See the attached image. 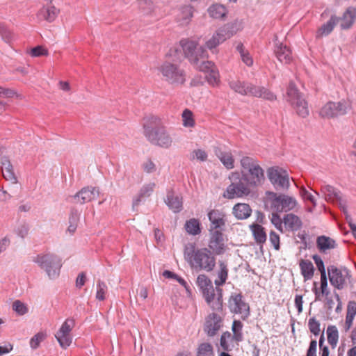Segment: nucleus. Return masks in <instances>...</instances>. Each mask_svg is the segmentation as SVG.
Returning a JSON list of instances; mask_svg holds the SVG:
<instances>
[{
    "instance_id": "obj_12",
    "label": "nucleus",
    "mask_w": 356,
    "mask_h": 356,
    "mask_svg": "<svg viewBox=\"0 0 356 356\" xmlns=\"http://www.w3.org/2000/svg\"><path fill=\"white\" fill-rule=\"evenodd\" d=\"M228 307L231 312L240 314L243 320L247 319L250 316V307L243 300L241 293L231 295L228 301Z\"/></svg>"
},
{
    "instance_id": "obj_32",
    "label": "nucleus",
    "mask_w": 356,
    "mask_h": 356,
    "mask_svg": "<svg viewBox=\"0 0 356 356\" xmlns=\"http://www.w3.org/2000/svg\"><path fill=\"white\" fill-rule=\"evenodd\" d=\"M218 266V279L214 282L217 287L222 286L226 282L228 277V268L227 264L223 261H219Z\"/></svg>"
},
{
    "instance_id": "obj_8",
    "label": "nucleus",
    "mask_w": 356,
    "mask_h": 356,
    "mask_svg": "<svg viewBox=\"0 0 356 356\" xmlns=\"http://www.w3.org/2000/svg\"><path fill=\"white\" fill-rule=\"evenodd\" d=\"M286 95L287 102L291 104L296 113L302 118H306L309 115L307 102L292 81L287 88Z\"/></svg>"
},
{
    "instance_id": "obj_14",
    "label": "nucleus",
    "mask_w": 356,
    "mask_h": 356,
    "mask_svg": "<svg viewBox=\"0 0 356 356\" xmlns=\"http://www.w3.org/2000/svg\"><path fill=\"white\" fill-rule=\"evenodd\" d=\"M268 178L276 189H287L289 179L286 172L279 168H271L268 170Z\"/></svg>"
},
{
    "instance_id": "obj_7",
    "label": "nucleus",
    "mask_w": 356,
    "mask_h": 356,
    "mask_svg": "<svg viewBox=\"0 0 356 356\" xmlns=\"http://www.w3.org/2000/svg\"><path fill=\"white\" fill-rule=\"evenodd\" d=\"M267 201L270 207L276 212H288L298 204L295 197L285 194L267 192Z\"/></svg>"
},
{
    "instance_id": "obj_36",
    "label": "nucleus",
    "mask_w": 356,
    "mask_h": 356,
    "mask_svg": "<svg viewBox=\"0 0 356 356\" xmlns=\"http://www.w3.org/2000/svg\"><path fill=\"white\" fill-rule=\"evenodd\" d=\"M326 332L329 344L332 348H335L339 340V332L337 327L335 325H329Z\"/></svg>"
},
{
    "instance_id": "obj_44",
    "label": "nucleus",
    "mask_w": 356,
    "mask_h": 356,
    "mask_svg": "<svg viewBox=\"0 0 356 356\" xmlns=\"http://www.w3.org/2000/svg\"><path fill=\"white\" fill-rule=\"evenodd\" d=\"M197 356H214L212 346L209 343H201L197 348Z\"/></svg>"
},
{
    "instance_id": "obj_3",
    "label": "nucleus",
    "mask_w": 356,
    "mask_h": 356,
    "mask_svg": "<svg viewBox=\"0 0 356 356\" xmlns=\"http://www.w3.org/2000/svg\"><path fill=\"white\" fill-rule=\"evenodd\" d=\"M197 284L208 305L214 311H220L222 308V290L220 287L213 288L211 280L204 274L197 277Z\"/></svg>"
},
{
    "instance_id": "obj_55",
    "label": "nucleus",
    "mask_w": 356,
    "mask_h": 356,
    "mask_svg": "<svg viewBox=\"0 0 356 356\" xmlns=\"http://www.w3.org/2000/svg\"><path fill=\"white\" fill-rule=\"evenodd\" d=\"M29 226L26 222L20 223L15 229V232L21 238H25L29 233Z\"/></svg>"
},
{
    "instance_id": "obj_51",
    "label": "nucleus",
    "mask_w": 356,
    "mask_h": 356,
    "mask_svg": "<svg viewBox=\"0 0 356 356\" xmlns=\"http://www.w3.org/2000/svg\"><path fill=\"white\" fill-rule=\"evenodd\" d=\"M12 308L17 314L22 316L28 312V307L22 301L15 300L12 305Z\"/></svg>"
},
{
    "instance_id": "obj_53",
    "label": "nucleus",
    "mask_w": 356,
    "mask_h": 356,
    "mask_svg": "<svg viewBox=\"0 0 356 356\" xmlns=\"http://www.w3.org/2000/svg\"><path fill=\"white\" fill-rule=\"evenodd\" d=\"M312 259L314 261L318 270L321 273V277L327 276L325 265L321 257L318 254H314L312 256Z\"/></svg>"
},
{
    "instance_id": "obj_2",
    "label": "nucleus",
    "mask_w": 356,
    "mask_h": 356,
    "mask_svg": "<svg viewBox=\"0 0 356 356\" xmlns=\"http://www.w3.org/2000/svg\"><path fill=\"white\" fill-rule=\"evenodd\" d=\"M184 256L190 266L196 270L212 271L216 266V258L208 248L195 249L192 244L184 248Z\"/></svg>"
},
{
    "instance_id": "obj_61",
    "label": "nucleus",
    "mask_w": 356,
    "mask_h": 356,
    "mask_svg": "<svg viewBox=\"0 0 356 356\" xmlns=\"http://www.w3.org/2000/svg\"><path fill=\"white\" fill-rule=\"evenodd\" d=\"M208 74L207 78L209 83L212 85L217 83L219 79V74L217 68L214 70H211V72Z\"/></svg>"
},
{
    "instance_id": "obj_62",
    "label": "nucleus",
    "mask_w": 356,
    "mask_h": 356,
    "mask_svg": "<svg viewBox=\"0 0 356 356\" xmlns=\"http://www.w3.org/2000/svg\"><path fill=\"white\" fill-rule=\"evenodd\" d=\"M79 218L80 213L76 209H72L69 217V224L78 225Z\"/></svg>"
},
{
    "instance_id": "obj_26",
    "label": "nucleus",
    "mask_w": 356,
    "mask_h": 356,
    "mask_svg": "<svg viewBox=\"0 0 356 356\" xmlns=\"http://www.w3.org/2000/svg\"><path fill=\"white\" fill-rule=\"evenodd\" d=\"M275 53L277 59L283 63H289L291 60V50L282 43H276Z\"/></svg>"
},
{
    "instance_id": "obj_41",
    "label": "nucleus",
    "mask_w": 356,
    "mask_h": 356,
    "mask_svg": "<svg viewBox=\"0 0 356 356\" xmlns=\"http://www.w3.org/2000/svg\"><path fill=\"white\" fill-rule=\"evenodd\" d=\"M193 14V8L190 5H185L180 9L179 19L183 24L189 22Z\"/></svg>"
},
{
    "instance_id": "obj_64",
    "label": "nucleus",
    "mask_w": 356,
    "mask_h": 356,
    "mask_svg": "<svg viewBox=\"0 0 356 356\" xmlns=\"http://www.w3.org/2000/svg\"><path fill=\"white\" fill-rule=\"evenodd\" d=\"M143 170L147 173H152L156 170V165L151 160H147L142 165Z\"/></svg>"
},
{
    "instance_id": "obj_38",
    "label": "nucleus",
    "mask_w": 356,
    "mask_h": 356,
    "mask_svg": "<svg viewBox=\"0 0 356 356\" xmlns=\"http://www.w3.org/2000/svg\"><path fill=\"white\" fill-rule=\"evenodd\" d=\"M249 83L241 81L240 80H232L229 81V86L232 90L242 95H246V88Z\"/></svg>"
},
{
    "instance_id": "obj_59",
    "label": "nucleus",
    "mask_w": 356,
    "mask_h": 356,
    "mask_svg": "<svg viewBox=\"0 0 356 356\" xmlns=\"http://www.w3.org/2000/svg\"><path fill=\"white\" fill-rule=\"evenodd\" d=\"M300 194L304 200L311 202L314 207L316 206V200L314 195L311 193H309L305 188L302 187L300 189Z\"/></svg>"
},
{
    "instance_id": "obj_1",
    "label": "nucleus",
    "mask_w": 356,
    "mask_h": 356,
    "mask_svg": "<svg viewBox=\"0 0 356 356\" xmlns=\"http://www.w3.org/2000/svg\"><path fill=\"white\" fill-rule=\"evenodd\" d=\"M144 135L152 145L163 148H169L172 144V138L166 128L161 124V119L151 115L144 119Z\"/></svg>"
},
{
    "instance_id": "obj_46",
    "label": "nucleus",
    "mask_w": 356,
    "mask_h": 356,
    "mask_svg": "<svg viewBox=\"0 0 356 356\" xmlns=\"http://www.w3.org/2000/svg\"><path fill=\"white\" fill-rule=\"evenodd\" d=\"M55 337L60 346L64 349L67 348L72 343V338L71 334H63L57 332Z\"/></svg>"
},
{
    "instance_id": "obj_16",
    "label": "nucleus",
    "mask_w": 356,
    "mask_h": 356,
    "mask_svg": "<svg viewBox=\"0 0 356 356\" xmlns=\"http://www.w3.org/2000/svg\"><path fill=\"white\" fill-rule=\"evenodd\" d=\"M321 191L324 193L326 200L338 203L341 210L344 213L346 212V200L343 198L339 191L330 185L322 186Z\"/></svg>"
},
{
    "instance_id": "obj_24",
    "label": "nucleus",
    "mask_w": 356,
    "mask_h": 356,
    "mask_svg": "<svg viewBox=\"0 0 356 356\" xmlns=\"http://www.w3.org/2000/svg\"><path fill=\"white\" fill-rule=\"evenodd\" d=\"M165 202L175 213L179 212L182 209L181 197L178 195H175L172 191H168Z\"/></svg>"
},
{
    "instance_id": "obj_56",
    "label": "nucleus",
    "mask_w": 356,
    "mask_h": 356,
    "mask_svg": "<svg viewBox=\"0 0 356 356\" xmlns=\"http://www.w3.org/2000/svg\"><path fill=\"white\" fill-rule=\"evenodd\" d=\"M207 156V153L201 149H195L191 154V159H196L200 161H205Z\"/></svg>"
},
{
    "instance_id": "obj_28",
    "label": "nucleus",
    "mask_w": 356,
    "mask_h": 356,
    "mask_svg": "<svg viewBox=\"0 0 356 356\" xmlns=\"http://www.w3.org/2000/svg\"><path fill=\"white\" fill-rule=\"evenodd\" d=\"M226 40V38L222 31H218L213 34V36L206 42L205 46L209 49L213 54L217 52V47Z\"/></svg>"
},
{
    "instance_id": "obj_23",
    "label": "nucleus",
    "mask_w": 356,
    "mask_h": 356,
    "mask_svg": "<svg viewBox=\"0 0 356 356\" xmlns=\"http://www.w3.org/2000/svg\"><path fill=\"white\" fill-rule=\"evenodd\" d=\"M58 13V10L54 6L47 5L43 6L38 13L37 17L40 20H45L52 22L55 20Z\"/></svg>"
},
{
    "instance_id": "obj_35",
    "label": "nucleus",
    "mask_w": 356,
    "mask_h": 356,
    "mask_svg": "<svg viewBox=\"0 0 356 356\" xmlns=\"http://www.w3.org/2000/svg\"><path fill=\"white\" fill-rule=\"evenodd\" d=\"M154 187L155 184L152 182L145 184L140 190L138 197L134 200L133 206L138 205L142 198L149 197L154 191Z\"/></svg>"
},
{
    "instance_id": "obj_49",
    "label": "nucleus",
    "mask_w": 356,
    "mask_h": 356,
    "mask_svg": "<svg viewBox=\"0 0 356 356\" xmlns=\"http://www.w3.org/2000/svg\"><path fill=\"white\" fill-rule=\"evenodd\" d=\"M74 325L75 323L73 319L67 318L64 321L57 332L63 334H70V332L74 327Z\"/></svg>"
},
{
    "instance_id": "obj_13",
    "label": "nucleus",
    "mask_w": 356,
    "mask_h": 356,
    "mask_svg": "<svg viewBox=\"0 0 356 356\" xmlns=\"http://www.w3.org/2000/svg\"><path fill=\"white\" fill-rule=\"evenodd\" d=\"M327 273L330 284L339 290L343 289L349 275L348 270L345 267L339 268L331 265L327 267Z\"/></svg>"
},
{
    "instance_id": "obj_63",
    "label": "nucleus",
    "mask_w": 356,
    "mask_h": 356,
    "mask_svg": "<svg viewBox=\"0 0 356 356\" xmlns=\"http://www.w3.org/2000/svg\"><path fill=\"white\" fill-rule=\"evenodd\" d=\"M317 351V341L315 339H312L310 343L309 348L307 350L306 356H316Z\"/></svg>"
},
{
    "instance_id": "obj_10",
    "label": "nucleus",
    "mask_w": 356,
    "mask_h": 356,
    "mask_svg": "<svg viewBox=\"0 0 356 356\" xmlns=\"http://www.w3.org/2000/svg\"><path fill=\"white\" fill-rule=\"evenodd\" d=\"M164 79L171 84H183L185 73L176 63L165 62L159 68Z\"/></svg>"
},
{
    "instance_id": "obj_60",
    "label": "nucleus",
    "mask_w": 356,
    "mask_h": 356,
    "mask_svg": "<svg viewBox=\"0 0 356 356\" xmlns=\"http://www.w3.org/2000/svg\"><path fill=\"white\" fill-rule=\"evenodd\" d=\"M269 240H270V242L271 243V244L273 245V246L274 247V248L276 250H279L280 248V236L274 231H271L270 232Z\"/></svg>"
},
{
    "instance_id": "obj_34",
    "label": "nucleus",
    "mask_w": 356,
    "mask_h": 356,
    "mask_svg": "<svg viewBox=\"0 0 356 356\" xmlns=\"http://www.w3.org/2000/svg\"><path fill=\"white\" fill-rule=\"evenodd\" d=\"M300 268L305 280H310L312 278L314 273V267L312 261L309 260H302L300 262Z\"/></svg>"
},
{
    "instance_id": "obj_33",
    "label": "nucleus",
    "mask_w": 356,
    "mask_h": 356,
    "mask_svg": "<svg viewBox=\"0 0 356 356\" xmlns=\"http://www.w3.org/2000/svg\"><path fill=\"white\" fill-rule=\"evenodd\" d=\"M339 20V17L335 15H332L330 19L318 29V35L323 36L329 35L332 31Z\"/></svg>"
},
{
    "instance_id": "obj_20",
    "label": "nucleus",
    "mask_w": 356,
    "mask_h": 356,
    "mask_svg": "<svg viewBox=\"0 0 356 356\" xmlns=\"http://www.w3.org/2000/svg\"><path fill=\"white\" fill-rule=\"evenodd\" d=\"M225 214L219 210H211L208 213L209 220L211 222L209 231L222 230L225 225Z\"/></svg>"
},
{
    "instance_id": "obj_37",
    "label": "nucleus",
    "mask_w": 356,
    "mask_h": 356,
    "mask_svg": "<svg viewBox=\"0 0 356 356\" xmlns=\"http://www.w3.org/2000/svg\"><path fill=\"white\" fill-rule=\"evenodd\" d=\"M243 325L238 320H234L232 323V330L233 335H232V340L236 342H241L243 340Z\"/></svg>"
},
{
    "instance_id": "obj_11",
    "label": "nucleus",
    "mask_w": 356,
    "mask_h": 356,
    "mask_svg": "<svg viewBox=\"0 0 356 356\" xmlns=\"http://www.w3.org/2000/svg\"><path fill=\"white\" fill-rule=\"evenodd\" d=\"M349 109L350 104L346 101L329 102L321 108L319 114L322 118H331L344 115Z\"/></svg>"
},
{
    "instance_id": "obj_6",
    "label": "nucleus",
    "mask_w": 356,
    "mask_h": 356,
    "mask_svg": "<svg viewBox=\"0 0 356 356\" xmlns=\"http://www.w3.org/2000/svg\"><path fill=\"white\" fill-rule=\"evenodd\" d=\"M33 261L44 270L49 279H56L60 274L61 259L51 253L38 254Z\"/></svg>"
},
{
    "instance_id": "obj_40",
    "label": "nucleus",
    "mask_w": 356,
    "mask_h": 356,
    "mask_svg": "<svg viewBox=\"0 0 356 356\" xmlns=\"http://www.w3.org/2000/svg\"><path fill=\"white\" fill-rule=\"evenodd\" d=\"M186 231L191 235H197L201 232L200 222L195 218H191L185 223Z\"/></svg>"
},
{
    "instance_id": "obj_18",
    "label": "nucleus",
    "mask_w": 356,
    "mask_h": 356,
    "mask_svg": "<svg viewBox=\"0 0 356 356\" xmlns=\"http://www.w3.org/2000/svg\"><path fill=\"white\" fill-rule=\"evenodd\" d=\"M246 95H251L256 97L264 98L269 101H273L276 96L264 87L257 86L250 83L246 88Z\"/></svg>"
},
{
    "instance_id": "obj_25",
    "label": "nucleus",
    "mask_w": 356,
    "mask_h": 356,
    "mask_svg": "<svg viewBox=\"0 0 356 356\" xmlns=\"http://www.w3.org/2000/svg\"><path fill=\"white\" fill-rule=\"evenodd\" d=\"M336 241L329 236H319L316 238V247L321 252L325 253L327 250L337 248Z\"/></svg>"
},
{
    "instance_id": "obj_19",
    "label": "nucleus",
    "mask_w": 356,
    "mask_h": 356,
    "mask_svg": "<svg viewBox=\"0 0 356 356\" xmlns=\"http://www.w3.org/2000/svg\"><path fill=\"white\" fill-rule=\"evenodd\" d=\"M221 321L220 316L217 314L213 313L209 315L206 320L204 331L209 336H214L222 325Z\"/></svg>"
},
{
    "instance_id": "obj_58",
    "label": "nucleus",
    "mask_w": 356,
    "mask_h": 356,
    "mask_svg": "<svg viewBox=\"0 0 356 356\" xmlns=\"http://www.w3.org/2000/svg\"><path fill=\"white\" fill-rule=\"evenodd\" d=\"M30 54L33 57H39L41 56H47L48 51L42 46H37L31 49Z\"/></svg>"
},
{
    "instance_id": "obj_22",
    "label": "nucleus",
    "mask_w": 356,
    "mask_h": 356,
    "mask_svg": "<svg viewBox=\"0 0 356 356\" xmlns=\"http://www.w3.org/2000/svg\"><path fill=\"white\" fill-rule=\"evenodd\" d=\"M2 174L4 179L12 184H17V178L15 175L13 165L7 156L1 159Z\"/></svg>"
},
{
    "instance_id": "obj_21",
    "label": "nucleus",
    "mask_w": 356,
    "mask_h": 356,
    "mask_svg": "<svg viewBox=\"0 0 356 356\" xmlns=\"http://www.w3.org/2000/svg\"><path fill=\"white\" fill-rule=\"evenodd\" d=\"M213 152L227 169L230 170L234 168V159L230 152L225 151L219 146L214 147Z\"/></svg>"
},
{
    "instance_id": "obj_29",
    "label": "nucleus",
    "mask_w": 356,
    "mask_h": 356,
    "mask_svg": "<svg viewBox=\"0 0 356 356\" xmlns=\"http://www.w3.org/2000/svg\"><path fill=\"white\" fill-rule=\"evenodd\" d=\"M356 18V8L354 7H348L343 13L341 23L342 29H349L354 23Z\"/></svg>"
},
{
    "instance_id": "obj_17",
    "label": "nucleus",
    "mask_w": 356,
    "mask_h": 356,
    "mask_svg": "<svg viewBox=\"0 0 356 356\" xmlns=\"http://www.w3.org/2000/svg\"><path fill=\"white\" fill-rule=\"evenodd\" d=\"M99 189L96 187L87 186L76 193L73 199L75 203L85 204L94 200L99 195Z\"/></svg>"
},
{
    "instance_id": "obj_15",
    "label": "nucleus",
    "mask_w": 356,
    "mask_h": 356,
    "mask_svg": "<svg viewBox=\"0 0 356 356\" xmlns=\"http://www.w3.org/2000/svg\"><path fill=\"white\" fill-rule=\"evenodd\" d=\"M210 232V239L209 242V247L212 252L217 254L220 255L226 251L225 239L222 230H214Z\"/></svg>"
},
{
    "instance_id": "obj_5",
    "label": "nucleus",
    "mask_w": 356,
    "mask_h": 356,
    "mask_svg": "<svg viewBox=\"0 0 356 356\" xmlns=\"http://www.w3.org/2000/svg\"><path fill=\"white\" fill-rule=\"evenodd\" d=\"M231 184L227 187L223 197L227 199L241 198L249 195L251 193L250 184L241 176L239 172H232L229 176Z\"/></svg>"
},
{
    "instance_id": "obj_48",
    "label": "nucleus",
    "mask_w": 356,
    "mask_h": 356,
    "mask_svg": "<svg viewBox=\"0 0 356 356\" xmlns=\"http://www.w3.org/2000/svg\"><path fill=\"white\" fill-rule=\"evenodd\" d=\"M321 323L315 317L310 318L308 321V327L311 333L318 336L321 332Z\"/></svg>"
},
{
    "instance_id": "obj_47",
    "label": "nucleus",
    "mask_w": 356,
    "mask_h": 356,
    "mask_svg": "<svg viewBox=\"0 0 356 356\" xmlns=\"http://www.w3.org/2000/svg\"><path fill=\"white\" fill-rule=\"evenodd\" d=\"M194 66L199 70L207 73H209L211 72V70L216 69V67L213 62L204 60V59L200 61V63H198V64H196Z\"/></svg>"
},
{
    "instance_id": "obj_31",
    "label": "nucleus",
    "mask_w": 356,
    "mask_h": 356,
    "mask_svg": "<svg viewBox=\"0 0 356 356\" xmlns=\"http://www.w3.org/2000/svg\"><path fill=\"white\" fill-rule=\"evenodd\" d=\"M256 243L259 245H263L266 241V234L264 228L259 224H252L250 225Z\"/></svg>"
},
{
    "instance_id": "obj_4",
    "label": "nucleus",
    "mask_w": 356,
    "mask_h": 356,
    "mask_svg": "<svg viewBox=\"0 0 356 356\" xmlns=\"http://www.w3.org/2000/svg\"><path fill=\"white\" fill-rule=\"evenodd\" d=\"M241 175L243 179L252 186H258L264 180V172L259 161L253 157L243 156L241 159Z\"/></svg>"
},
{
    "instance_id": "obj_50",
    "label": "nucleus",
    "mask_w": 356,
    "mask_h": 356,
    "mask_svg": "<svg viewBox=\"0 0 356 356\" xmlns=\"http://www.w3.org/2000/svg\"><path fill=\"white\" fill-rule=\"evenodd\" d=\"M107 291V286L106 283L100 280L97 284L96 298L99 300H105V294Z\"/></svg>"
},
{
    "instance_id": "obj_45",
    "label": "nucleus",
    "mask_w": 356,
    "mask_h": 356,
    "mask_svg": "<svg viewBox=\"0 0 356 356\" xmlns=\"http://www.w3.org/2000/svg\"><path fill=\"white\" fill-rule=\"evenodd\" d=\"M0 35L6 43L11 42L15 37L14 34L3 23H0Z\"/></svg>"
},
{
    "instance_id": "obj_52",
    "label": "nucleus",
    "mask_w": 356,
    "mask_h": 356,
    "mask_svg": "<svg viewBox=\"0 0 356 356\" xmlns=\"http://www.w3.org/2000/svg\"><path fill=\"white\" fill-rule=\"evenodd\" d=\"M228 340H232V334L229 332H224L220 337V346L225 351H230L232 350V347L228 343Z\"/></svg>"
},
{
    "instance_id": "obj_30",
    "label": "nucleus",
    "mask_w": 356,
    "mask_h": 356,
    "mask_svg": "<svg viewBox=\"0 0 356 356\" xmlns=\"http://www.w3.org/2000/svg\"><path fill=\"white\" fill-rule=\"evenodd\" d=\"M283 222L286 228L293 231L299 229L302 225L300 218L293 213L286 214Z\"/></svg>"
},
{
    "instance_id": "obj_43",
    "label": "nucleus",
    "mask_w": 356,
    "mask_h": 356,
    "mask_svg": "<svg viewBox=\"0 0 356 356\" xmlns=\"http://www.w3.org/2000/svg\"><path fill=\"white\" fill-rule=\"evenodd\" d=\"M183 126L185 127H193L195 125V120L193 119V114L191 111L186 108L181 115Z\"/></svg>"
},
{
    "instance_id": "obj_42",
    "label": "nucleus",
    "mask_w": 356,
    "mask_h": 356,
    "mask_svg": "<svg viewBox=\"0 0 356 356\" xmlns=\"http://www.w3.org/2000/svg\"><path fill=\"white\" fill-rule=\"evenodd\" d=\"M236 50L239 52L243 62L248 66H251L253 64V60L250 56L249 52L245 49L243 44L239 43L236 46Z\"/></svg>"
},
{
    "instance_id": "obj_54",
    "label": "nucleus",
    "mask_w": 356,
    "mask_h": 356,
    "mask_svg": "<svg viewBox=\"0 0 356 356\" xmlns=\"http://www.w3.org/2000/svg\"><path fill=\"white\" fill-rule=\"evenodd\" d=\"M45 334L39 332L34 335L30 340V346L32 349H36L38 348L40 343L44 339Z\"/></svg>"
},
{
    "instance_id": "obj_27",
    "label": "nucleus",
    "mask_w": 356,
    "mask_h": 356,
    "mask_svg": "<svg viewBox=\"0 0 356 356\" xmlns=\"http://www.w3.org/2000/svg\"><path fill=\"white\" fill-rule=\"evenodd\" d=\"M252 209L249 204L238 203L233 207V214L237 219L244 220L250 216Z\"/></svg>"
},
{
    "instance_id": "obj_57",
    "label": "nucleus",
    "mask_w": 356,
    "mask_h": 356,
    "mask_svg": "<svg viewBox=\"0 0 356 356\" xmlns=\"http://www.w3.org/2000/svg\"><path fill=\"white\" fill-rule=\"evenodd\" d=\"M270 221L278 230L283 232L282 224L284 222L283 220L281 219L280 216L277 214V212L275 211V213H272Z\"/></svg>"
},
{
    "instance_id": "obj_39",
    "label": "nucleus",
    "mask_w": 356,
    "mask_h": 356,
    "mask_svg": "<svg viewBox=\"0 0 356 356\" xmlns=\"http://www.w3.org/2000/svg\"><path fill=\"white\" fill-rule=\"evenodd\" d=\"M226 11L225 7L221 4H213L208 9L209 15L216 19L223 17L226 14Z\"/></svg>"
},
{
    "instance_id": "obj_9",
    "label": "nucleus",
    "mask_w": 356,
    "mask_h": 356,
    "mask_svg": "<svg viewBox=\"0 0 356 356\" xmlns=\"http://www.w3.org/2000/svg\"><path fill=\"white\" fill-rule=\"evenodd\" d=\"M180 44L185 56L194 65L208 56L206 49L194 41L181 40Z\"/></svg>"
}]
</instances>
